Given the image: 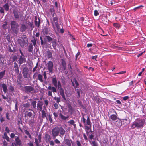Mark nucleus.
<instances>
[{
    "label": "nucleus",
    "instance_id": "1",
    "mask_svg": "<svg viewBox=\"0 0 146 146\" xmlns=\"http://www.w3.org/2000/svg\"><path fill=\"white\" fill-rule=\"evenodd\" d=\"M145 122V119L137 118L131 124V127L133 129L136 128H143Z\"/></svg>",
    "mask_w": 146,
    "mask_h": 146
},
{
    "label": "nucleus",
    "instance_id": "2",
    "mask_svg": "<svg viewBox=\"0 0 146 146\" xmlns=\"http://www.w3.org/2000/svg\"><path fill=\"white\" fill-rule=\"evenodd\" d=\"M11 30L12 33L17 35L19 32V26L18 24L15 21H11L10 23Z\"/></svg>",
    "mask_w": 146,
    "mask_h": 146
},
{
    "label": "nucleus",
    "instance_id": "3",
    "mask_svg": "<svg viewBox=\"0 0 146 146\" xmlns=\"http://www.w3.org/2000/svg\"><path fill=\"white\" fill-rule=\"evenodd\" d=\"M18 42L20 46L21 47L23 48L27 45L28 43V38L26 35H23L19 38Z\"/></svg>",
    "mask_w": 146,
    "mask_h": 146
},
{
    "label": "nucleus",
    "instance_id": "4",
    "mask_svg": "<svg viewBox=\"0 0 146 146\" xmlns=\"http://www.w3.org/2000/svg\"><path fill=\"white\" fill-rule=\"evenodd\" d=\"M13 13L14 18L17 19H19L23 15V13L20 11V9L16 7L13 10Z\"/></svg>",
    "mask_w": 146,
    "mask_h": 146
},
{
    "label": "nucleus",
    "instance_id": "5",
    "mask_svg": "<svg viewBox=\"0 0 146 146\" xmlns=\"http://www.w3.org/2000/svg\"><path fill=\"white\" fill-rule=\"evenodd\" d=\"M109 115H110V118L113 121L116 120L117 117V114L116 111L114 109H112L108 112Z\"/></svg>",
    "mask_w": 146,
    "mask_h": 146
},
{
    "label": "nucleus",
    "instance_id": "6",
    "mask_svg": "<svg viewBox=\"0 0 146 146\" xmlns=\"http://www.w3.org/2000/svg\"><path fill=\"white\" fill-rule=\"evenodd\" d=\"M86 124L84 125L85 127V131L86 133V132H89L92 131L91 125L92 123L91 122L90 119L89 117L88 116L86 120Z\"/></svg>",
    "mask_w": 146,
    "mask_h": 146
},
{
    "label": "nucleus",
    "instance_id": "7",
    "mask_svg": "<svg viewBox=\"0 0 146 146\" xmlns=\"http://www.w3.org/2000/svg\"><path fill=\"white\" fill-rule=\"evenodd\" d=\"M58 88L60 94L62 96V98L65 100H66V98L64 94V89L62 88L60 82L58 81L57 82V86Z\"/></svg>",
    "mask_w": 146,
    "mask_h": 146
},
{
    "label": "nucleus",
    "instance_id": "8",
    "mask_svg": "<svg viewBox=\"0 0 146 146\" xmlns=\"http://www.w3.org/2000/svg\"><path fill=\"white\" fill-rule=\"evenodd\" d=\"M59 127H55L52 129V134L53 139H55L56 137L59 135Z\"/></svg>",
    "mask_w": 146,
    "mask_h": 146
},
{
    "label": "nucleus",
    "instance_id": "9",
    "mask_svg": "<svg viewBox=\"0 0 146 146\" xmlns=\"http://www.w3.org/2000/svg\"><path fill=\"white\" fill-rule=\"evenodd\" d=\"M23 90L25 93H29L30 92H33L34 90V88L31 86H26L23 87Z\"/></svg>",
    "mask_w": 146,
    "mask_h": 146
},
{
    "label": "nucleus",
    "instance_id": "10",
    "mask_svg": "<svg viewBox=\"0 0 146 146\" xmlns=\"http://www.w3.org/2000/svg\"><path fill=\"white\" fill-rule=\"evenodd\" d=\"M53 66V62L51 61H49L47 64V67L50 73H52Z\"/></svg>",
    "mask_w": 146,
    "mask_h": 146
},
{
    "label": "nucleus",
    "instance_id": "11",
    "mask_svg": "<svg viewBox=\"0 0 146 146\" xmlns=\"http://www.w3.org/2000/svg\"><path fill=\"white\" fill-rule=\"evenodd\" d=\"M18 62L19 65H21L23 63L26 62V59L25 56H20L19 58Z\"/></svg>",
    "mask_w": 146,
    "mask_h": 146
},
{
    "label": "nucleus",
    "instance_id": "12",
    "mask_svg": "<svg viewBox=\"0 0 146 146\" xmlns=\"http://www.w3.org/2000/svg\"><path fill=\"white\" fill-rule=\"evenodd\" d=\"M28 71L29 69L27 67L24 68L23 70L22 74L25 78H28L27 75H28Z\"/></svg>",
    "mask_w": 146,
    "mask_h": 146
},
{
    "label": "nucleus",
    "instance_id": "13",
    "mask_svg": "<svg viewBox=\"0 0 146 146\" xmlns=\"http://www.w3.org/2000/svg\"><path fill=\"white\" fill-rule=\"evenodd\" d=\"M46 38L49 42H52L54 44H57L56 40V39L51 38L49 36H46Z\"/></svg>",
    "mask_w": 146,
    "mask_h": 146
},
{
    "label": "nucleus",
    "instance_id": "14",
    "mask_svg": "<svg viewBox=\"0 0 146 146\" xmlns=\"http://www.w3.org/2000/svg\"><path fill=\"white\" fill-rule=\"evenodd\" d=\"M86 134L89 139L90 140H92L94 138V133L92 131L86 132Z\"/></svg>",
    "mask_w": 146,
    "mask_h": 146
},
{
    "label": "nucleus",
    "instance_id": "15",
    "mask_svg": "<svg viewBox=\"0 0 146 146\" xmlns=\"http://www.w3.org/2000/svg\"><path fill=\"white\" fill-rule=\"evenodd\" d=\"M42 102L39 101L37 105V110L41 111L42 109Z\"/></svg>",
    "mask_w": 146,
    "mask_h": 146
},
{
    "label": "nucleus",
    "instance_id": "16",
    "mask_svg": "<svg viewBox=\"0 0 146 146\" xmlns=\"http://www.w3.org/2000/svg\"><path fill=\"white\" fill-rule=\"evenodd\" d=\"M44 139L46 142L48 143L51 140V137L50 135L48 133L45 134Z\"/></svg>",
    "mask_w": 146,
    "mask_h": 146
},
{
    "label": "nucleus",
    "instance_id": "17",
    "mask_svg": "<svg viewBox=\"0 0 146 146\" xmlns=\"http://www.w3.org/2000/svg\"><path fill=\"white\" fill-rule=\"evenodd\" d=\"M35 25L37 27H39L40 26V20L39 18H38V21H37V18L35 17Z\"/></svg>",
    "mask_w": 146,
    "mask_h": 146
},
{
    "label": "nucleus",
    "instance_id": "18",
    "mask_svg": "<svg viewBox=\"0 0 146 146\" xmlns=\"http://www.w3.org/2000/svg\"><path fill=\"white\" fill-rule=\"evenodd\" d=\"M14 67L15 68V71L16 73L19 74V68L18 66V65L17 63L16 62H14Z\"/></svg>",
    "mask_w": 146,
    "mask_h": 146
},
{
    "label": "nucleus",
    "instance_id": "19",
    "mask_svg": "<svg viewBox=\"0 0 146 146\" xmlns=\"http://www.w3.org/2000/svg\"><path fill=\"white\" fill-rule=\"evenodd\" d=\"M61 62L62 66L63 67L64 70H65L66 69V63L64 59H61Z\"/></svg>",
    "mask_w": 146,
    "mask_h": 146
},
{
    "label": "nucleus",
    "instance_id": "20",
    "mask_svg": "<svg viewBox=\"0 0 146 146\" xmlns=\"http://www.w3.org/2000/svg\"><path fill=\"white\" fill-rule=\"evenodd\" d=\"M1 86L3 88V90L5 93H6L7 92V85L6 84L3 83L1 84Z\"/></svg>",
    "mask_w": 146,
    "mask_h": 146
},
{
    "label": "nucleus",
    "instance_id": "21",
    "mask_svg": "<svg viewBox=\"0 0 146 146\" xmlns=\"http://www.w3.org/2000/svg\"><path fill=\"white\" fill-rule=\"evenodd\" d=\"M15 141L16 144L20 146L21 144V140L19 139L18 137H15Z\"/></svg>",
    "mask_w": 146,
    "mask_h": 146
},
{
    "label": "nucleus",
    "instance_id": "22",
    "mask_svg": "<svg viewBox=\"0 0 146 146\" xmlns=\"http://www.w3.org/2000/svg\"><path fill=\"white\" fill-rule=\"evenodd\" d=\"M27 29L26 25L24 24H22L20 27V31L21 32H23L25 31Z\"/></svg>",
    "mask_w": 146,
    "mask_h": 146
},
{
    "label": "nucleus",
    "instance_id": "23",
    "mask_svg": "<svg viewBox=\"0 0 146 146\" xmlns=\"http://www.w3.org/2000/svg\"><path fill=\"white\" fill-rule=\"evenodd\" d=\"M52 82L53 85L56 87L57 86V80L56 77H53L52 79Z\"/></svg>",
    "mask_w": 146,
    "mask_h": 146
},
{
    "label": "nucleus",
    "instance_id": "24",
    "mask_svg": "<svg viewBox=\"0 0 146 146\" xmlns=\"http://www.w3.org/2000/svg\"><path fill=\"white\" fill-rule=\"evenodd\" d=\"M48 89L49 90H52V91L53 93H56L57 92V90L56 88L54 86H49L48 87Z\"/></svg>",
    "mask_w": 146,
    "mask_h": 146
},
{
    "label": "nucleus",
    "instance_id": "25",
    "mask_svg": "<svg viewBox=\"0 0 146 146\" xmlns=\"http://www.w3.org/2000/svg\"><path fill=\"white\" fill-rule=\"evenodd\" d=\"M64 141L65 144L68 146H71V141L70 139H65Z\"/></svg>",
    "mask_w": 146,
    "mask_h": 146
},
{
    "label": "nucleus",
    "instance_id": "26",
    "mask_svg": "<svg viewBox=\"0 0 146 146\" xmlns=\"http://www.w3.org/2000/svg\"><path fill=\"white\" fill-rule=\"evenodd\" d=\"M59 117L61 118L63 120H66V119L68 118L69 117L68 116H64L61 113H60L59 114Z\"/></svg>",
    "mask_w": 146,
    "mask_h": 146
},
{
    "label": "nucleus",
    "instance_id": "27",
    "mask_svg": "<svg viewBox=\"0 0 146 146\" xmlns=\"http://www.w3.org/2000/svg\"><path fill=\"white\" fill-rule=\"evenodd\" d=\"M59 133L60 132V134L62 136L63 135L65 132V130L62 127H59Z\"/></svg>",
    "mask_w": 146,
    "mask_h": 146
},
{
    "label": "nucleus",
    "instance_id": "28",
    "mask_svg": "<svg viewBox=\"0 0 146 146\" xmlns=\"http://www.w3.org/2000/svg\"><path fill=\"white\" fill-rule=\"evenodd\" d=\"M5 73V70H4L3 71L0 72V80H2L4 77Z\"/></svg>",
    "mask_w": 146,
    "mask_h": 146
},
{
    "label": "nucleus",
    "instance_id": "29",
    "mask_svg": "<svg viewBox=\"0 0 146 146\" xmlns=\"http://www.w3.org/2000/svg\"><path fill=\"white\" fill-rule=\"evenodd\" d=\"M38 79L41 82H43L44 80H43V76L40 74H38Z\"/></svg>",
    "mask_w": 146,
    "mask_h": 146
},
{
    "label": "nucleus",
    "instance_id": "30",
    "mask_svg": "<svg viewBox=\"0 0 146 146\" xmlns=\"http://www.w3.org/2000/svg\"><path fill=\"white\" fill-rule=\"evenodd\" d=\"M33 46L32 44H31L29 45L28 46V51L29 52H33Z\"/></svg>",
    "mask_w": 146,
    "mask_h": 146
},
{
    "label": "nucleus",
    "instance_id": "31",
    "mask_svg": "<svg viewBox=\"0 0 146 146\" xmlns=\"http://www.w3.org/2000/svg\"><path fill=\"white\" fill-rule=\"evenodd\" d=\"M127 119H123V121H121V120L119 122L120 126H121L122 125V122L123 123V125H125L127 124Z\"/></svg>",
    "mask_w": 146,
    "mask_h": 146
},
{
    "label": "nucleus",
    "instance_id": "32",
    "mask_svg": "<svg viewBox=\"0 0 146 146\" xmlns=\"http://www.w3.org/2000/svg\"><path fill=\"white\" fill-rule=\"evenodd\" d=\"M8 23L7 21H5L4 22V24L2 25V27L4 30H6L7 29V25Z\"/></svg>",
    "mask_w": 146,
    "mask_h": 146
},
{
    "label": "nucleus",
    "instance_id": "33",
    "mask_svg": "<svg viewBox=\"0 0 146 146\" xmlns=\"http://www.w3.org/2000/svg\"><path fill=\"white\" fill-rule=\"evenodd\" d=\"M47 53L48 59H49L52 57V53L50 51H48L47 52Z\"/></svg>",
    "mask_w": 146,
    "mask_h": 146
},
{
    "label": "nucleus",
    "instance_id": "34",
    "mask_svg": "<svg viewBox=\"0 0 146 146\" xmlns=\"http://www.w3.org/2000/svg\"><path fill=\"white\" fill-rule=\"evenodd\" d=\"M3 7L6 11H7L9 10V6L8 3H6L3 5Z\"/></svg>",
    "mask_w": 146,
    "mask_h": 146
},
{
    "label": "nucleus",
    "instance_id": "35",
    "mask_svg": "<svg viewBox=\"0 0 146 146\" xmlns=\"http://www.w3.org/2000/svg\"><path fill=\"white\" fill-rule=\"evenodd\" d=\"M3 137V138L6 139L7 141H9V138L7 136V134L5 132L4 133Z\"/></svg>",
    "mask_w": 146,
    "mask_h": 146
},
{
    "label": "nucleus",
    "instance_id": "36",
    "mask_svg": "<svg viewBox=\"0 0 146 146\" xmlns=\"http://www.w3.org/2000/svg\"><path fill=\"white\" fill-rule=\"evenodd\" d=\"M42 112V117L43 118L46 117L47 118L46 116V111L44 110H42L41 111Z\"/></svg>",
    "mask_w": 146,
    "mask_h": 146
},
{
    "label": "nucleus",
    "instance_id": "37",
    "mask_svg": "<svg viewBox=\"0 0 146 146\" xmlns=\"http://www.w3.org/2000/svg\"><path fill=\"white\" fill-rule=\"evenodd\" d=\"M36 102L35 101H32L31 102L32 105V106L33 107L35 108L36 109Z\"/></svg>",
    "mask_w": 146,
    "mask_h": 146
},
{
    "label": "nucleus",
    "instance_id": "38",
    "mask_svg": "<svg viewBox=\"0 0 146 146\" xmlns=\"http://www.w3.org/2000/svg\"><path fill=\"white\" fill-rule=\"evenodd\" d=\"M24 132L26 134L28 135V137L29 138H31V135L29 133V132L27 130L25 129L24 130Z\"/></svg>",
    "mask_w": 146,
    "mask_h": 146
},
{
    "label": "nucleus",
    "instance_id": "39",
    "mask_svg": "<svg viewBox=\"0 0 146 146\" xmlns=\"http://www.w3.org/2000/svg\"><path fill=\"white\" fill-rule=\"evenodd\" d=\"M11 47H13L12 44H10L8 46V50L10 52H13V50L11 48Z\"/></svg>",
    "mask_w": 146,
    "mask_h": 146
},
{
    "label": "nucleus",
    "instance_id": "40",
    "mask_svg": "<svg viewBox=\"0 0 146 146\" xmlns=\"http://www.w3.org/2000/svg\"><path fill=\"white\" fill-rule=\"evenodd\" d=\"M41 141H39L37 138L35 139V142L36 143V146H39V144L40 143Z\"/></svg>",
    "mask_w": 146,
    "mask_h": 146
},
{
    "label": "nucleus",
    "instance_id": "41",
    "mask_svg": "<svg viewBox=\"0 0 146 146\" xmlns=\"http://www.w3.org/2000/svg\"><path fill=\"white\" fill-rule=\"evenodd\" d=\"M55 24L57 31H59L60 29V26L58 24V22H56Z\"/></svg>",
    "mask_w": 146,
    "mask_h": 146
},
{
    "label": "nucleus",
    "instance_id": "42",
    "mask_svg": "<svg viewBox=\"0 0 146 146\" xmlns=\"http://www.w3.org/2000/svg\"><path fill=\"white\" fill-rule=\"evenodd\" d=\"M54 99L56 101V102L57 103H59L60 102V99L59 97H55L54 98Z\"/></svg>",
    "mask_w": 146,
    "mask_h": 146
},
{
    "label": "nucleus",
    "instance_id": "43",
    "mask_svg": "<svg viewBox=\"0 0 146 146\" xmlns=\"http://www.w3.org/2000/svg\"><path fill=\"white\" fill-rule=\"evenodd\" d=\"M30 106V104L28 102L24 104L23 105V106L25 108H29V107Z\"/></svg>",
    "mask_w": 146,
    "mask_h": 146
},
{
    "label": "nucleus",
    "instance_id": "44",
    "mask_svg": "<svg viewBox=\"0 0 146 146\" xmlns=\"http://www.w3.org/2000/svg\"><path fill=\"white\" fill-rule=\"evenodd\" d=\"M31 42H32L33 45L35 46L36 44V40L35 38L34 37H33L31 40Z\"/></svg>",
    "mask_w": 146,
    "mask_h": 146
},
{
    "label": "nucleus",
    "instance_id": "45",
    "mask_svg": "<svg viewBox=\"0 0 146 146\" xmlns=\"http://www.w3.org/2000/svg\"><path fill=\"white\" fill-rule=\"evenodd\" d=\"M113 26L117 28H119L120 26L117 23H114L113 24Z\"/></svg>",
    "mask_w": 146,
    "mask_h": 146
},
{
    "label": "nucleus",
    "instance_id": "46",
    "mask_svg": "<svg viewBox=\"0 0 146 146\" xmlns=\"http://www.w3.org/2000/svg\"><path fill=\"white\" fill-rule=\"evenodd\" d=\"M53 21L55 23L56 22H58V19L57 16H55V17H54L53 18Z\"/></svg>",
    "mask_w": 146,
    "mask_h": 146
},
{
    "label": "nucleus",
    "instance_id": "47",
    "mask_svg": "<svg viewBox=\"0 0 146 146\" xmlns=\"http://www.w3.org/2000/svg\"><path fill=\"white\" fill-rule=\"evenodd\" d=\"M68 108L69 109V111L72 112L73 111V108L70 105H69L68 106Z\"/></svg>",
    "mask_w": 146,
    "mask_h": 146
},
{
    "label": "nucleus",
    "instance_id": "48",
    "mask_svg": "<svg viewBox=\"0 0 146 146\" xmlns=\"http://www.w3.org/2000/svg\"><path fill=\"white\" fill-rule=\"evenodd\" d=\"M43 75L44 76V78L45 80L46 81V79L47 78V76H46V71H44L43 72Z\"/></svg>",
    "mask_w": 146,
    "mask_h": 146
},
{
    "label": "nucleus",
    "instance_id": "49",
    "mask_svg": "<svg viewBox=\"0 0 146 146\" xmlns=\"http://www.w3.org/2000/svg\"><path fill=\"white\" fill-rule=\"evenodd\" d=\"M9 89L11 91L13 92L14 90V88L13 86L11 85L9 86Z\"/></svg>",
    "mask_w": 146,
    "mask_h": 146
},
{
    "label": "nucleus",
    "instance_id": "50",
    "mask_svg": "<svg viewBox=\"0 0 146 146\" xmlns=\"http://www.w3.org/2000/svg\"><path fill=\"white\" fill-rule=\"evenodd\" d=\"M68 123L72 125H74V124L75 123V122L74 120H71L68 121Z\"/></svg>",
    "mask_w": 146,
    "mask_h": 146
},
{
    "label": "nucleus",
    "instance_id": "51",
    "mask_svg": "<svg viewBox=\"0 0 146 146\" xmlns=\"http://www.w3.org/2000/svg\"><path fill=\"white\" fill-rule=\"evenodd\" d=\"M77 93L78 94V96L79 97L80 96V92L81 91L80 90V89H77L76 90Z\"/></svg>",
    "mask_w": 146,
    "mask_h": 146
},
{
    "label": "nucleus",
    "instance_id": "52",
    "mask_svg": "<svg viewBox=\"0 0 146 146\" xmlns=\"http://www.w3.org/2000/svg\"><path fill=\"white\" fill-rule=\"evenodd\" d=\"M38 62H37L36 64V66L35 67L33 68V72H35V71L36 70V69H37V68H38Z\"/></svg>",
    "mask_w": 146,
    "mask_h": 146
},
{
    "label": "nucleus",
    "instance_id": "53",
    "mask_svg": "<svg viewBox=\"0 0 146 146\" xmlns=\"http://www.w3.org/2000/svg\"><path fill=\"white\" fill-rule=\"evenodd\" d=\"M144 7V6H143V5H140V6H139L138 7H136L135 8H134V9H133V10H134V11H136V10L137 9L140 8L141 7Z\"/></svg>",
    "mask_w": 146,
    "mask_h": 146
},
{
    "label": "nucleus",
    "instance_id": "54",
    "mask_svg": "<svg viewBox=\"0 0 146 146\" xmlns=\"http://www.w3.org/2000/svg\"><path fill=\"white\" fill-rule=\"evenodd\" d=\"M49 11L50 13H54L55 12V9L54 7H52V8H50V9Z\"/></svg>",
    "mask_w": 146,
    "mask_h": 146
},
{
    "label": "nucleus",
    "instance_id": "55",
    "mask_svg": "<svg viewBox=\"0 0 146 146\" xmlns=\"http://www.w3.org/2000/svg\"><path fill=\"white\" fill-rule=\"evenodd\" d=\"M27 115L28 116L30 117H31L33 115V113L31 112H28L27 113Z\"/></svg>",
    "mask_w": 146,
    "mask_h": 146
},
{
    "label": "nucleus",
    "instance_id": "56",
    "mask_svg": "<svg viewBox=\"0 0 146 146\" xmlns=\"http://www.w3.org/2000/svg\"><path fill=\"white\" fill-rule=\"evenodd\" d=\"M49 120L50 123H52V115H48Z\"/></svg>",
    "mask_w": 146,
    "mask_h": 146
},
{
    "label": "nucleus",
    "instance_id": "57",
    "mask_svg": "<svg viewBox=\"0 0 146 146\" xmlns=\"http://www.w3.org/2000/svg\"><path fill=\"white\" fill-rule=\"evenodd\" d=\"M83 136L84 139L86 141H88V138L87 137V136L86 135L85 133L83 134Z\"/></svg>",
    "mask_w": 146,
    "mask_h": 146
},
{
    "label": "nucleus",
    "instance_id": "58",
    "mask_svg": "<svg viewBox=\"0 0 146 146\" xmlns=\"http://www.w3.org/2000/svg\"><path fill=\"white\" fill-rule=\"evenodd\" d=\"M41 136H42V135L41 134H40V133H39L38 135V139L40 141H41Z\"/></svg>",
    "mask_w": 146,
    "mask_h": 146
},
{
    "label": "nucleus",
    "instance_id": "59",
    "mask_svg": "<svg viewBox=\"0 0 146 146\" xmlns=\"http://www.w3.org/2000/svg\"><path fill=\"white\" fill-rule=\"evenodd\" d=\"M74 82L76 85V86L75 87V88H76L77 87L79 86V84L78 82H77V80L76 79H75L74 80Z\"/></svg>",
    "mask_w": 146,
    "mask_h": 146
},
{
    "label": "nucleus",
    "instance_id": "60",
    "mask_svg": "<svg viewBox=\"0 0 146 146\" xmlns=\"http://www.w3.org/2000/svg\"><path fill=\"white\" fill-rule=\"evenodd\" d=\"M99 13L97 10H95L94 11V15L95 16H97L99 15Z\"/></svg>",
    "mask_w": 146,
    "mask_h": 146
},
{
    "label": "nucleus",
    "instance_id": "61",
    "mask_svg": "<svg viewBox=\"0 0 146 146\" xmlns=\"http://www.w3.org/2000/svg\"><path fill=\"white\" fill-rule=\"evenodd\" d=\"M82 122H83V123L84 124V125L85 124H87L86 123V119L84 117V116L82 117Z\"/></svg>",
    "mask_w": 146,
    "mask_h": 146
},
{
    "label": "nucleus",
    "instance_id": "62",
    "mask_svg": "<svg viewBox=\"0 0 146 146\" xmlns=\"http://www.w3.org/2000/svg\"><path fill=\"white\" fill-rule=\"evenodd\" d=\"M9 113L8 112H7L6 113V118L8 120H10V119L9 118Z\"/></svg>",
    "mask_w": 146,
    "mask_h": 146
},
{
    "label": "nucleus",
    "instance_id": "63",
    "mask_svg": "<svg viewBox=\"0 0 146 146\" xmlns=\"http://www.w3.org/2000/svg\"><path fill=\"white\" fill-rule=\"evenodd\" d=\"M54 106L55 109H57L58 108V106L57 104L55 103L54 104Z\"/></svg>",
    "mask_w": 146,
    "mask_h": 146
},
{
    "label": "nucleus",
    "instance_id": "64",
    "mask_svg": "<svg viewBox=\"0 0 146 146\" xmlns=\"http://www.w3.org/2000/svg\"><path fill=\"white\" fill-rule=\"evenodd\" d=\"M0 12L1 13H4V9L2 7H0Z\"/></svg>",
    "mask_w": 146,
    "mask_h": 146
}]
</instances>
